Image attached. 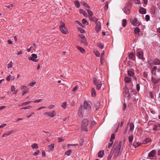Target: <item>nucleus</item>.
Here are the masks:
<instances>
[{"label": "nucleus", "instance_id": "nucleus-47", "mask_svg": "<svg viewBox=\"0 0 160 160\" xmlns=\"http://www.w3.org/2000/svg\"><path fill=\"white\" fill-rule=\"evenodd\" d=\"M31 108H32V106H28V107H25L22 108L21 109H30Z\"/></svg>", "mask_w": 160, "mask_h": 160}, {"label": "nucleus", "instance_id": "nucleus-53", "mask_svg": "<svg viewBox=\"0 0 160 160\" xmlns=\"http://www.w3.org/2000/svg\"><path fill=\"white\" fill-rule=\"evenodd\" d=\"M15 87L14 85H12L11 86V92H13L14 91H15Z\"/></svg>", "mask_w": 160, "mask_h": 160}, {"label": "nucleus", "instance_id": "nucleus-46", "mask_svg": "<svg viewBox=\"0 0 160 160\" xmlns=\"http://www.w3.org/2000/svg\"><path fill=\"white\" fill-rule=\"evenodd\" d=\"M39 151L38 150H37L33 154V155L34 156H37L39 153Z\"/></svg>", "mask_w": 160, "mask_h": 160}, {"label": "nucleus", "instance_id": "nucleus-3", "mask_svg": "<svg viewBox=\"0 0 160 160\" xmlns=\"http://www.w3.org/2000/svg\"><path fill=\"white\" fill-rule=\"evenodd\" d=\"M60 29L61 31L63 34H67L68 32V29L65 28V24L63 22H61L60 27Z\"/></svg>", "mask_w": 160, "mask_h": 160}, {"label": "nucleus", "instance_id": "nucleus-51", "mask_svg": "<svg viewBox=\"0 0 160 160\" xmlns=\"http://www.w3.org/2000/svg\"><path fill=\"white\" fill-rule=\"evenodd\" d=\"M42 99H37L35 101H33L34 103H38L42 101Z\"/></svg>", "mask_w": 160, "mask_h": 160}, {"label": "nucleus", "instance_id": "nucleus-58", "mask_svg": "<svg viewBox=\"0 0 160 160\" xmlns=\"http://www.w3.org/2000/svg\"><path fill=\"white\" fill-rule=\"evenodd\" d=\"M80 38H81V39H82L83 38H85V36L83 34H80L79 35Z\"/></svg>", "mask_w": 160, "mask_h": 160}, {"label": "nucleus", "instance_id": "nucleus-56", "mask_svg": "<svg viewBox=\"0 0 160 160\" xmlns=\"http://www.w3.org/2000/svg\"><path fill=\"white\" fill-rule=\"evenodd\" d=\"M158 128L157 124L155 125L154 126V127L153 128V130L154 131L157 130V128Z\"/></svg>", "mask_w": 160, "mask_h": 160}, {"label": "nucleus", "instance_id": "nucleus-48", "mask_svg": "<svg viewBox=\"0 0 160 160\" xmlns=\"http://www.w3.org/2000/svg\"><path fill=\"white\" fill-rule=\"evenodd\" d=\"M137 90L138 91H139L140 89V86L139 84H138L136 85Z\"/></svg>", "mask_w": 160, "mask_h": 160}, {"label": "nucleus", "instance_id": "nucleus-29", "mask_svg": "<svg viewBox=\"0 0 160 160\" xmlns=\"http://www.w3.org/2000/svg\"><path fill=\"white\" fill-rule=\"evenodd\" d=\"M128 73L129 75L130 76H133L134 75V73L132 71L128 70Z\"/></svg>", "mask_w": 160, "mask_h": 160}, {"label": "nucleus", "instance_id": "nucleus-15", "mask_svg": "<svg viewBox=\"0 0 160 160\" xmlns=\"http://www.w3.org/2000/svg\"><path fill=\"white\" fill-rule=\"evenodd\" d=\"M124 80L125 82L129 83L131 81L132 79L131 78L125 77V78Z\"/></svg>", "mask_w": 160, "mask_h": 160}, {"label": "nucleus", "instance_id": "nucleus-38", "mask_svg": "<svg viewBox=\"0 0 160 160\" xmlns=\"http://www.w3.org/2000/svg\"><path fill=\"white\" fill-rule=\"evenodd\" d=\"M82 23L84 25H88V22L85 19H83L82 20Z\"/></svg>", "mask_w": 160, "mask_h": 160}, {"label": "nucleus", "instance_id": "nucleus-26", "mask_svg": "<svg viewBox=\"0 0 160 160\" xmlns=\"http://www.w3.org/2000/svg\"><path fill=\"white\" fill-rule=\"evenodd\" d=\"M72 151L71 150H69L65 152V154L68 156H69L71 155V153L72 152Z\"/></svg>", "mask_w": 160, "mask_h": 160}, {"label": "nucleus", "instance_id": "nucleus-19", "mask_svg": "<svg viewBox=\"0 0 160 160\" xmlns=\"http://www.w3.org/2000/svg\"><path fill=\"white\" fill-rule=\"evenodd\" d=\"M141 144V143L139 142H134L133 143V145L135 148L138 147Z\"/></svg>", "mask_w": 160, "mask_h": 160}, {"label": "nucleus", "instance_id": "nucleus-20", "mask_svg": "<svg viewBox=\"0 0 160 160\" xmlns=\"http://www.w3.org/2000/svg\"><path fill=\"white\" fill-rule=\"evenodd\" d=\"M93 52L97 57H99L100 56V54L97 50H94Z\"/></svg>", "mask_w": 160, "mask_h": 160}, {"label": "nucleus", "instance_id": "nucleus-31", "mask_svg": "<svg viewBox=\"0 0 160 160\" xmlns=\"http://www.w3.org/2000/svg\"><path fill=\"white\" fill-rule=\"evenodd\" d=\"M130 130L132 132L134 128V125L132 123H131L130 125Z\"/></svg>", "mask_w": 160, "mask_h": 160}, {"label": "nucleus", "instance_id": "nucleus-62", "mask_svg": "<svg viewBox=\"0 0 160 160\" xmlns=\"http://www.w3.org/2000/svg\"><path fill=\"white\" fill-rule=\"evenodd\" d=\"M151 139L149 138H147L146 139L145 141L147 143H148L150 142Z\"/></svg>", "mask_w": 160, "mask_h": 160}, {"label": "nucleus", "instance_id": "nucleus-64", "mask_svg": "<svg viewBox=\"0 0 160 160\" xmlns=\"http://www.w3.org/2000/svg\"><path fill=\"white\" fill-rule=\"evenodd\" d=\"M149 96L151 98H153V94H152V92H150L149 93Z\"/></svg>", "mask_w": 160, "mask_h": 160}, {"label": "nucleus", "instance_id": "nucleus-59", "mask_svg": "<svg viewBox=\"0 0 160 160\" xmlns=\"http://www.w3.org/2000/svg\"><path fill=\"white\" fill-rule=\"evenodd\" d=\"M79 30L80 31V32L81 33H83L84 32V30L82 28H80Z\"/></svg>", "mask_w": 160, "mask_h": 160}, {"label": "nucleus", "instance_id": "nucleus-16", "mask_svg": "<svg viewBox=\"0 0 160 160\" xmlns=\"http://www.w3.org/2000/svg\"><path fill=\"white\" fill-rule=\"evenodd\" d=\"M104 154V152L103 151H101L99 152L98 154V157L100 158H102Z\"/></svg>", "mask_w": 160, "mask_h": 160}, {"label": "nucleus", "instance_id": "nucleus-8", "mask_svg": "<svg viewBox=\"0 0 160 160\" xmlns=\"http://www.w3.org/2000/svg\"><path fill=\"white\" fill-rule=\"evenodd\" d=\"M96 24H97V25L95 28L96 30V32L98 33L101 29L100 24L99 22H97Z\"/></svg>", "mask_w": 160, "mask_h": 160}, {"label": "nucleus", "instance_id": "nucleus-21", "mask_svg": "<svg viewBox=\"0 0 160 160\" xmlns=\"http://www.w3.org/2000/svg\"><path fill=\"white\" fill-rule=\"evenodd\" d=\"M78 49L82 53H84L85 52V50L82 48L79 47H77Z\"/></svg>", "mask_w": 160, "mask_h": 160}, {"label": "nucleus", "instance_id": "nucleus-28", "mask_svg": "<svg viewBox=\"0 0 160 160\" xmlns=\"http://www.w3.org/2000/svg\"><path fill=\"white\" fill-rule=\"evenodd\" d=\"M139 31L140 29L138 27L136 28L134 30L135 33L136 34H138L139 32Z\"/></svg>", "mask_w": 160, "mask_h": 160}, {"label": "nucleus", "instance_id": "nucleus-1", "mask_svg": "<svg viewBox=\"0 0 160 160\" xmlns=\"http://www.w3.org/2000/svg\"><path fill=\"white\" fill-rule=\"evenodd\" d=\"M88 120L86 119L83 120L82 124V130L85 132H87L88 130L87 128L88 126Z\"/></svg>", "mask_w": 160, "mask_h": 160}, {"label": "nucleus", "instance_id": "nucleus-18", "mask_svg": "<svg viewBox=\"0 0 160 160\" xmlns=\"http://www.w3.org/2000/svg\"><path fill=\"white\" fill-rule=\"evenodd\" d=\"M91 94L92 97H94L96 95V92L95 89L92 88L91 90Z\"/></svg>", "mask_w": 160, "mask_h": 160}, {"label": "nucleus", "instance_id": "nucleus-57", "mask_svg": "<svg viewBox=\"0 0 160 160\" xmlns=\"http://www.w3.org/2000/svg\"><path fill=\"white\" fill-rule=\"evenodd\" d=\"M157 69V67L156 66H154L152 68V73H153V71H155Z\"/></svg>", "mask_w": 160, "mask_h": 160}, {"label": "nucleus", "instance_id": "nucleus-45", "mask_svg": "<svg viewBox=\"0 0 160 160\" xmlns=\"http://www.w3.org/2000/svg\"><path fill=\"white\" fill-rule=\"evenodd\" d=\"M110 142L109 143L108 146V148H111V146H112L113 142L112 141H110Z\"/></svg>", "mask_w": 160, "mask_h": 160}, {"label": "nucleus", "instance_id": "nucleus-32", "mask_svg": "<svg viewBox=\"0 0 160 160\" xmlns=\"http://www.w3.org/2000/svg\"><path fill=\"white\" fill-rule=\"evenodd\" d=\"M29 88H27L26 90H23L22 92V95L23 96L25 94L28 93L29 92Z\"/></svg>", "mask_w": 160, "mask_h": 160}, {"label": "nucleus", "instance_id": "nucleus-22", "mask_svg": "<svg viewBox=\"0 0 160 160\" xmlns=\"http://www.w3.org/2000/svg\"><path fill=\"white\" fill-rule=\"evenodd\" d=\"M81 3L83 6L85 7L86 8H90V7H89V5L87 4L86 3L83 2H81Z\"/></svg>", "mask_w": 160, "mask_h": 160}, {"label": "nucleus", "instance_id": "nucleus-52", "mask_svg": "<svg viewBox=\"0 0 160 160\" xmlns=\"http://www.w3.org/2000/svg\"><path fill=\"white\" fill-rule=\"evenodd\" d=\"M13 5L12 4H10L8 5H5V7L9 8L13 6Z\"/></svg>", "mask_w": 160, "mask_h": 160}, {"label": "nucleus", "instance_id": "nucleus-10", "mask_svg": "<svg viewBox=\"0 0 160 160\" xmlns=\"http://www.w3.org/2000/svg\"><path fill=\"white\" fill-rule=\"evenodd\" d=\"M13 132V130H11L9 131H8L7 133H5L2 135V137L3 138H5L7 136H9L12 134Z\"/></svg>", "mask_w": 160, "mask_h": 160}, {"label": "nucleus", "instance_id": "nucleus-43", "mask_svg": "<svg viewBox=\"0 0 160 160\" xmlns=\"http://www.w3.org/2000/svg\"><path fill=\"white\" fill-rule=\"evenodd\" d=\"M115 139V135L114 134H112L111 137V138L110 141H113V140H114Z\"/></svg>", "mask_w": 160, "mask_h": 160}, {"label": "nucleus", "instance_id": "nucleus-49", "mask_svg": "<svg viewBox=\"0 0 160 160\" xmlns=\"http://www.w3.org/2000/svg\"><path fill=\"white\" fill-rule=\"evenodd\" d=\"M145 19L147 21H148L150 19V17L148 15H147L145 16Z\"/></svg>", "mask_w": 160, "mask_h": 160}, {"label": "nucleus", "instance_id": "nucleus-33", "mask_svg": "<svg viewBox=\"0 0 160 160\" xmlns=\"http://www.w3.org/2000/svg\"><path fill=\"white\" fill-rule=\"evenodd\" d=\"M75 5L77 8H79L80 7V3L78 1H75Z\"/></svg>", "mask_w": 160, "mask_h": 160}, {"label": "nucleus", "instance_id": "nucleus-24", "mask_svg": "<svg viewBox=\"0 0 160 160\" xmlns=\"http://www.w3.org/2000/svg\"><path fill=\"white\" fill-rule=\"evenodd\" d=\"M31 101H27V102H24L22 103L21 104V105L20 106H26V105L31 103Z\"/></svg>", "mask_w": 160, "mask_h": 160}, {"label": "nucleus", "instance_id": "nucleus-40", "mask_svg": "<svg viewBox=\"0 0 160 160\" xmlns=\"http://www.w3.org/2000/svg\"><path fill=\"white\" fill-rule=\"evenodd\" d=\"M67 102H66L62 103L61 107L64 109H66V108Z\"/></svg>", "mask_w": 160, "mask_h": 160}, {"label": "nucleus", "instance_id": "nucleus-50", "mask_svg": "<svg viewBox=\"0 0 160 160\" xmlns=\"http://www.w3.org/2000/svg\"><path fill=\"white\" fill-rule=\"evenodd\" d=\"M78 87V85H76L75 87L73 88L72 91L74 92H75L77 89Z\"/></svg>", "mask_w": 160, "mask_h": 160}, {"label": "nucleus", "instance_id": "nucleus-39", "mask_svg": "<svg viewBox=\"0 0 160 160\" xmlns=\"http://www.w3.org/2000/svg\"><path fill=\"white\" fill-rule=\"evenodd\" d=\"M127 23V20L125 19H124L122 21V26L123 27H125Z\"/></svg>", "mask_w": 160, "mask_h": 160}, {"label": "nucleus", "instance_id": "nucleus-23", "mask_svg": "<svg viewBox=\"0 0 160 160\" xmlns=\"http://www.w3.org/2000/svg\"><path fill=\"white\" fill-rule=\"evenodd\" d=\"M81 41L85 45H87V42L86 39L85 37L84 38L81 39Z\"/></svg>", "mask_w": 160, "mask_h": 160}, {"label": "nucleus", "instance_id": "nucleus-27", "mask_svg": "<svg viewBox=\"0 0 160 160\" xmlns=\"http://www.w3.org/2000/svg\"><path fill=\"white\" fill-rule=\"evenodd\" d=\"M134 55L133 53L132 52H131L129 54V58L130 59H131L133 60H134Z\"/></svg>", "mask_w": 160, "mask_h": 160}, {"label": "nucleus", "instance_id": "nucleus-30", "mask_svg": "<svg viewBox=\"0 0 160 160\" xmlns=\"http://www.w3.org/2000/svg\"><path fill=\"white\" fill-rule=\"evenodd\" d=\"M83 112V109L82 108H80L79 110L78 114L79 115H81L82 112Z\"/></svg>", "mask_w": 160, "mask_h": 160}, {"label": "nucleus", "instance_id": "nucleus-2", "mask_svg": "<svg viewBox=\"0 0 160 160\" xmlns=\"http://www.w3.org/2000/svg\"><path fill=\"white\" fill-rule=\"evenodd\" d=\"M93 83L96 86V88L98 90H99L101 88L102 86L103 85L104 83L102 81H98L97 82L96 79H95L93 81Z\"/></svg>", "mask_w": 160, "mask_h": 160}, {"label": "nucleus", "instance_id": "nucleus-25", "mask_svg": "<svg viewBox=\"0 0 160 160\" xmlns=\"http://www.w3.org/2000/svg\"><path fill=\"white\" fill-rule=\"evenodd\" d=\"M133 137L132 135H131L128 137V140L130 143L132 142L133 140Z\"/></svg>", "mask_w": 160, "mask_h": 160}, {"label": "nucleus", "instance_id": "nucleus-37", "mask_svg": "<svg viewBox=\"0 0 160 160\" xmlns=\"http://www.w3.org/2000/svg\"><path fill=\"white\" fill-rule=\"evenodd\" d=\"M13 63L12 61H11L8 64L7 68H12V66Z\"/></svg>", "mask_w": 160, "mask_h": 160}, {"label": "nucleus", "instance_id": "nucleus-6", "mask_svg": "<svg viewBox=\"0 0 160 160\" xmlns=\"http://www.w3.org/2000/svg\"><path fill=\"white\" fill-rule=\"evenodd\" d=\"M37 58V56L35 54H32L31 55V56L30 58H28L29 60H31L34 62H37V60L36 59Z\"/></svg>", "mask_w": 160, "mask_h": 160}, {"label": "nucleus", "instance_id": "nucleus-13", "mask_svg": "<svg viewBox=\"0 0 160 160\" xmlns=\"http://www.w3.org/2000/svg\"><path fill=\"white\" fill-rule=\"evenodd\" d=\"M140 12L142 14H145L146 13V9L143 8H141L139 10Z\"/></svg>", "mask_w": 160, "mask_h": 160}, {"label": "nucleus", "instance_id": "nucleus-17", "mask_svg": "<svg viewBox=\"0 0 160 160\" xmlns=\"http://www.w3.org/2000/svg\"><path fill=\"white\" fill-rule=\"evenodd\" d=\"M90 19L92 21H95L96 23H97L98 22V19L95 17H91L90 18Z\"/></svg>", "mask_w": 160, "mask_h": 160}, {"label": "nucleus", "instance_id": "nucleus-55", "mask_svg": "<svg viewBox=\"0 0 160 160\" xmlns=\"http://www.w3.org/2000/svg\"><path fill=\"white\" fill-rule=\"evenodd\" d=\"M100 107V103H97V105L96 106V109H98Z\"/></svg>", "mask_w": 160, "mask_h": 160}, {"label": "nucleus", "instance_id": "nucleus-44", "mask_svg": "<svg viewBox=\"0 0 160 160\" xmlns=\"http://www.w3.org/2000/svg\"><path fill=\"white\" fill-rule=\"evenodd\" d=\"M36 83V82L35 81H32L31 82L29 83V85L31 86H33Z\"/></svg>", "mask_w": 160, "mask_h": 160}, {"label": "nucleus", "instance_id": "nucleus-54", "mask_svg": "<svg viewBox=\"0 0 160 160\" xmlns=\"http://www.w3.org/2000/svg\"><path fill=\"white\" fill-rule=\"evenodd\" d=\"M11 78V75H9L6 78V80L8 81H9L10 80V78Z\"/></svg>", "mask_w": 160, "mask_h": 160}, {"label": "nucleus", "instance_id": "nucleus-4", "mask_svg": "<svg viewBox=\"0 0 160 160\" xmlns=\"http://www.w3.org/2000/svg\"><path fill=\"white\" fill-rule=\"evenodd\" d=\"M44 115L47 118H50L54 117L56 115V112L54 110L52 112H45Z\"/></svg>", "mask_w": 160, "mask_h": 160}, {"label": "nucleus", "instance_id": "nucleus-63", "mask_svg": "<svg viewBox=\"0 0 160 160\" xmlns=\"http://www.w3.org/2000/svg\"><path fill=\"white\" fill-rule=\"evenodd\" d=\"M64 140L62 138H58V142H61L63 141Z\"/></svg>", "mask_w": 160, "mask_h": 160}, {"label": "nucleus", "instance_id": "nucleus-12", "mask_svg": "<svg viewBox=\"0 0 160 160\" xmlns=\"http://www.w3.org/2000/svg\"><path fill=\"white\" fill-rule=\"evenodd\" d=\"M155 150H152L149 152L148 155V157H152L155 155Z\"/></svg>", "mask_w": 160, "mask_h": 160}, {"label": "nucleus", "instance_id": "nucleus-41", "mask_svg": "<svg viewBox=\"0 0 160 160\" xmlns=\"http://www.w3.org/2000/svg\"><path fill=\"white\" fill-rule=\"evenodd\" d=\"M97 46L101 49H103L104 48L103 45L101 43H98L97 44Z\"/></svg>", "mask_w": 160, "mask_h": 160}, {"label": "nucleus", "instance_id": "nucleus-35", "mask_svg": "<svg viewBox=\"0 0 160 160\" xmlns=\"http://www.w3.org/2000/svg\"><path fill=\"white\" fill-rule=\"evenodd\" d=\"M48 147L49 149L51 151H52L54 149V145L53 144L49 145L48 146Z\"/></svg>", "mask_w": 160, "mask_h": 160}, {"label": "nucleus", "instance_id": "nucleus-7", "mask_svg": "<svg viewBox=\"0 0 160 160\" xmlns=\"http://www.w3.org/2000/svg\"><path fill=\"white\" fill-rule=\"evenodd\" d=\"M131 22L134 26H136L139 25L138 19L136 18H133L131 20Z\"/></svg>", "mask_w": 160, "mask_h": 160}, {"label": "nucleus", "instance_id": "nucleus-5", "mask_svg": "<svg viewBox=\"0 0 160 160\" xmlns=\"http://www.w3.org/2000/svg\"><path fill=\"white\" fill-rule=\"evenodd\" d=\"M91 103L89 101H84V107L85 108L88 110L91 109Z\"/></svg>", "mask_w": 160, "mask_h": 160}, {"label": "nucleus", "instance_id": "nucleus-9", "mask_svg": "<svg viewBox=\"0 0 160 160\" xmlns=\"http://www.w3.org/2000/svg\"><path fill=\"white\" fill-rule=\"evenodd\" d=\"M138 57L139 58V59L143 60L144 59L143 57V52H138L137 53Z\"/></svg>", "mask_w": 160, "mask_h": 160}, {"label": "nucleus", "instance_id": "nucleus-11", "mask_svg": "<svg viewBox=\"0 0 160 160\" xmlns=\"http://www.w3.org/2000/svg\"><path fill=\"white\" fill-rule=\"evenodd\" d=\"M152 82L154 84L158 83L159 81V79L158 78L152 77Z\"/></svg>", "mask_w": 160, "mask_h": 160}, {"label": "nucleus", "instance_id": "nucleus-34", "mask_svg": "<svg viewBox=\"0 0 160 160\" xmlns=\"http://www.w3.org/2000/svg\"><path fill=\"white\" fill-rule=\"evenodd\" d=\"M124 12H125V13L126 14H128L130 13V11L129 9L126 8H125V9L124 10Z\"/></svg>", "mask_w": 160, "mask_h": 160}, {"label": "nucleus", "instance_id": "nucleus-36", "mask_svg": "<svg viewBox=\"0 0 160 160\" xmlns=\"http://www.w3.org/2000/svg\"><path fill=\"white\" fill-rule=\"evenodd\" d=\"M31 147L33 148L38 149V144L36 143H34L32 145Z\"/></svg>", "mask_w": 160, "mask_h": 160}, {"label": "nucleus", "instance_id": "nucleus-42", "mask_svg": "<svg viewBox=\"0 0 160 160\" xmlns=\"http://www.w3.org/2000/svg\"><path fill=\"white\" fill-rule=\"evenodd\" d=\"M87 11L88 14H89V15L90 16H92L93 15V13L92 11L89 10H87Z\"/></svg>", "mask_w": 160, "mask_h": 160}, {"label": "nucleus", "instance_id": "nucleus-61", "mask_svg": "<svg viewBox=\"0 0 160 160\" xmlns=\"http://www.w3.org/2000/svg\"><path fill=\"white\" fill-rule=\"evenodd\" d=\"M108 3L106 4L104 7V9L105 10H107L108 8Z\"/></svg>", "mask_w": 160, "mask_h": 160}, {"label": "nucleus", "instance_id": "nucleus-60", "mask_svg": "<svg viewBox=\"0 0 160 160\" xmlns=\"http://www.w3.org/2000/svg\"><path fill=\"white\" fill-rule=\"evenodd\" d=\"M54 107V105H49L48 106V108L49 109H51L53 108Z\"/></svg>", "mask_w": 160, "mask_h": 160}, {"label": "nucleus", "instance_id": "nucleus-14", "mask_svg": "<svg viewBox=\"0 0 160 160\" xmlns=\"http://www.w3.org/2000/svg\"><path fill=\"white\" fill-rule=\"evenodd\" d=\"M153 63L156 65H159L160 64V60L158 59H155L153 61Z\"/></svg>", "mask_w": 160, "mask_h": 160}]
</instances>
